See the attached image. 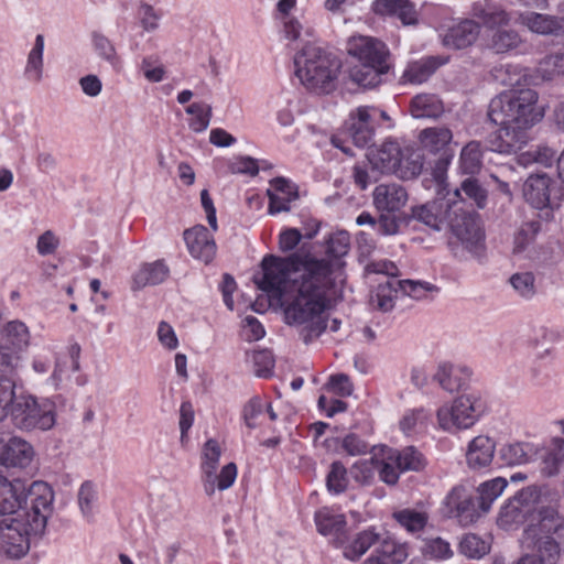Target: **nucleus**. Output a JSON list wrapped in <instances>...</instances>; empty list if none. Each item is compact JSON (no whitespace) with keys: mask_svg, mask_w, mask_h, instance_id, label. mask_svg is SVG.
I'll return each mask as SVG.
<instances>
[{"mask_svg":"<svg viewBox=\"0 0 564 564\" xmlns=\"http://www.w3.org/2000/svg\"><path fill=\"white\" fill-rule=\"evenodd\" d=\"M262 269L263 275L257 281L260 290L279 297L295 293L284 310L286 323L301 328L305 344L319 337L327 328L325 294L332 285V263L301 249L285 258L264 257Z\"/></svg>","mask_w":564,"mask_h":564,"instance_id":"1","label":"nucleus"},{"mask_svg":"<svg viewBox=\"0 0 564 564\" xmlns=\"http://www.w3.org/2000/svg\"><path fill=\"white\" fill-rule=\"evenodd\" d=\"M536 101L538 94L530 88L501 93L491 99L488 117L500 127L489 138L491 151L510 154L527 144L529 129L542 118Z\"/></svg>","mask_w":564,"mask_h":564,"instance_id":"2","label":"nucleus"},{"mask_svg":"<svg viewBox=\"0 0 564 564\" xmlns=\"http://www.w3.org/2000/svg\"><path fill=\"white\" fill-rule=\"evenodd\" d=\"M412 217L430 228L449 230L457 242L471 257L485 256V230L479 215L467 209L463 200L437 198L412 208Z\"/></svg>","mask_w":564,"mask_h":564,"instance_id":"3","label":"nucleus"},{"mask_svg":"<svg viewBox=\"0 0 564 564\" xmlns=\"http://www.w3.org/2000/svg\"><path fill=\"white\" fill-rule=\"evenodd\" d=\"M10 355H0V421L8 414L20 430H50L55 424L51 403H37L29 394H17Z\"/></svg>","mask_w":564,"mask_h":564,"instance_id":"4","label":"nucleus"},{"mask_svg":"<svg viewBox=\"0 0 564 564\" xmlns=\"http://www.w3.org/2000/svg\"><path fill=\"white\" fill-rule=\"evenodd\" d=\"M525 534L531 540L533 555L541 564H557L564 544V516L553 507H542L536 523L531 524Z\"/></svg>","mask_w":564,"mask_h":564,"instance_id":"5","label":"nucleus"},{"mask_svg":"<svg viewBox=\"0 0 564 564\" xmlns=\"http://www.w3.org/2000/svg\"><path fill=\"white\" fill-rule=\"evenodd\" d=\"M295 75L308 89L327 94L335 87L339 61L321 47L307 44L294 56Z\"/></svg>","mask_w":564,"mask_h":564,"instance_id":"6","label":"nucleus"},{"mask_svg":"<svg viewBox=\"0 0 564 564\" xmlns=\"http://www.w3.org/2000/svg\"><path fill=\"white\" fill-rule=\"evenodd\" d=\"M487 406L480 392L471 391L457 397L451 406L437 410V421L444 431L466 430L471 427L485 413Z\"/></svg>","mask_w":564,"mask_h":564,"instance_id":"7","label":"nucleus"},{"mask_svg":"<svg viewBox=\"0 0 564 564\" xmlns=\"http://www.w3.org/2000/svg\"><path fill=\"white\" fill-rule=\"evenodd\" d=\"M365 272L367 275H378V279L372 281L376 286L370 292V307L382 313L392 311L401 292L397 265L389 260L372 261L366 265Z\"/></svg>","mask_w":564,"mask_h":564,"instance_id":"8","label":"nucleus"},{"mask_svg":"<svg viewBox=\"0 0 564 564\" xmlns=\"http://www.w3.org/2000/svg\"><path fill=\"white\" fill-rule=\"evenodd\" d=\"M31 512L30 486L21 479L8 480L0 473V513L7 522H18Z\"/></svg>","mask_w":564,"mask_h":564,"instance_id":"9","label":"nucleus"},{"mask_svg":"<svg viewBox=\"0 0 564 564\" xmlns=\"http://www.w3.org/2000/svg\"><path fill=\"white\" fill-rule=\"evenodd\" d=\"M541 497V489L538 486H528L518 491L500 509L498 523L509 529L523 523L535 510Z\"/></svg>","mask_w":564,"mask_h":564,"instance_id":"10","label":"nucleus"},{"mask_svg":"<svg viewBox=\"0 0 564 564\" xmlns=\"http://www.w3.org/2000/svg\"><path fill=\"white\" fill-rule=\"evenodd\" d=\"M452 139L453 133L446 127L426 128L419 133L422 148L430 153L440 155L434 169V177L437 182H442L445 170L453 159V152L449 148Z\"/></svg>","mask_w":564,"mask_h":564,"instance_id":"11","label":"nucleus"},{"mask_svg":"<svg viewBox=\"0 0 564 564\" xmlns=\"http://www.w3.org/2000/svg\"><path fill=\"white\" fill-rule=\"evenodd\" d=\"M445 505L449 516L465 527L474 523L484 513L477 495L464 486H455L446 496Z\"/></svg>","mask_w":564,"mask_h":564,"instance_id":"12","label":"nucleus"},{"mask_svg":"<svg viewBox=\"0 0 564 564\" xmlns=\"http://www.w3.org/2000/svg\"><path fill=\"white\" fill-rule=\"evenodd\" d=\"M377 123V108L360 106L352 111L347 122V133L358 148H368L373 142Z\"/></svg>","mask_w":564,"mask_h":564,"instance_id":"13","label":"nucleus"},{"mask_svg":"<svg viewBox=\"0 0 564 564\" xmlns=\"http://www.w3.org/2000/svg\"><path fill=\"white\" fill-rule=\"evenodd\" d=\"M348 54L357 59V63L389 64V51L386 44L370 36H352L347 44Z\"/></svg>","mask_w":564,"mask_h":564,"instance_id":"14","label":"nucleus"},{"mask_svg":"<svg viewBox=\"0 0 564 564\" xmlns=\"http://www.w3.org/2000/svg\"><path fill=\"white\" fill-rule=\"evenodd\" d=\"M184 240L192 257L208 264L216 256V242L208 229L196 225L184 231Z\"/></svg>","mask_w":564,"mask_h":564,"instance_id":"15","label":"nucleus"},{"mask_svg":"<svg viewBox=\"0 0 564 564\" xmlns=\"http://www.w3.org/2000/svg\"><path fill=\"white\" fill-rule=\"evenodd\" d=\"M556 183L546 174H532L523 184V197L536 209L552 206L551 194Z\"/></svg>","mask_w":564,"mask_h":564,"instance_id":"16","label":"nucleus"},{"mask_svg":"<svg viewBox=\"0 0 564 564\" xmlns=\"http://www.w3.org/2000/svg\"><path fill=\"white\" fill-rule=\"evenodd\" d=\"M317 531L325 536H330L335 546H344L347 540L346 518L335 513L328 508H323L315 513Z\"/></svg>","mask_w":564,"mask_h":564,"instance_id":"17","label":"nucleus"},{"mask_svg":"<svg viewBox=\"0 0 564 564\" xmlns=\"http://www.w3.org/2000/svg\"><path fill=\"white\" fill-rule=\"evenodd\" d=\"M401 150L398 141L388 139L380 147L369 149L367 158L375 170L394 174L400 166Z\"/></svg>","mask_w":564,"mask_h":564,"instance_id":"18","label":"nucleus"},{"mask_svg":"<svg viewBox=\"0 0 564 564\" xmlns=\"http://www.w3.org/2000/svg\"><path fill=\"white\" fill-rule=\"evenodd\" d=\"M221 456V448L219 443L209 438L203 446L202 451V481L204 491L207 496L212 497L216 491V470L218 468L219 458Z\"/></svg>","mask_w":564,"mask_h":564,"instance_id":"19","label":"nucleus"},{"mask_svg":"<svg viewBox=\"0 0 564 564\" xmlns=\"http://www.w3.org/2000/svg\"><path fill=\"white\" fill-rule=\"evenodd\" d=\"M408 200L405 188L397 183L379 184L373 191L377 209L388 213L400 210Z\"/></svg>","mask_w":564,"mask_h":564,"instance_id":"20","label":"nucleus"},{"mask_svg":"<svg viewBox=\"0 0 564 564\" xmlns=\"http://www.w3.org/2000/svg\"><path fill=\"white\" fill-rule=\"evenodd\" d=\"M31 335L28 326L19 321H10L0 329V349L20 352L30 347Z\"/></svg>","mask_w":564,"mask_h":564,"instance_id":"21","label":"nucleus"},{"mask_svg":"<svg viewBox=\"0 0 564 564\" xmlns=\"http://www.w3.org/2000/svg\"><path fill=\"white\" fill-rule=\"evenodd\" d=\"M481 25L473 19H464L453 25L444 36V45L462 50L476 42L480 34Z\"/></svg>","mask_w":564,"mask_h":564,"instance_id":"22","label":"nucleus"},{"mask_svg":"<svg viewBox=\"0 0 564 564\" xmlns=\"http://www.w3.org/2000/svg\"><path fill=\"white\" fill-rule=\"evenodd\" d=\"M496 443L486 435L474 437L467 447L466 462L470 469L480 470L488 467L495 455Z\"/></svg>","mask_w":564,"mask_h":564,"instance_id":"23","label":"nucleus"},{"mask_svg":"<svg viewBox=\"0 0 564 564\" xmlns=\"http://www.w3.org/2000/svg\"><path fill=\"white\" fill-rule=\"evenodd\" d=\"M470 14L488 29L507 25L509 13L494 0H478L471 4Z\"/></svg>","mask_w":564,"mask_h":564,"instance_id":"24","label":"nucleus"},{"mask_svg":"<svg viewBox=\"0 0 564 564\" xmlns=\"http://www.w3.org/2000/svg\"><path fill=\"white\" fill-rule=\"evenodd\" d=\"M470 376L471 370L467 366L442 362L438 365L434 379L444 390L455 392L463 388Z\"/></svg>","mask_w":564,"mask_h":564,"instance_id":"25","label":"nucleus"},{"mask_svg":"<svg viewBox=\"0 0 564 564\" xmlns=\"http://www.w3.org/2000/svg\"><path fill=\"white\" fill-rule=\"evenodd\" d=\"M518 21L530 31L542 35L557 34L563 30L562 20L549 14L525 11L519 13Z\"/></svg>","mask_w":564,"mask_h":564,"instance_id":"26","label":"nucleus"},{"mask_svg":"<svg viewBox=\"0 0 564 564\" xmlns=\"http://www.w3.org/2000/svg\"><path fill=\"white\" fill-rule=\"evenodd\" d=\"M389 64L356 63L349 68V78L364 88H372L381 83V76L387 74Z\"/></svg>","mask_w":564,"mask_h":564,"instance_id":"27","label":"nucleus"},{"mask_svg":"<svg viewBox=\"0 0 564 564\" xmlns=\"http://www.w3.org/2000/svg\"><path fill=\"white\" fill-rule=\"evenodd\" d=\"M373 10L379 14L394 15L405 25L417 22V12L409 0H376Z\"/></svg>","mask_w":564,"mask_h":564,"instance_id":"28","label":"nucleus"},{"mask_svg":"<svg viewBox=\"0 0 564 564\" xmlns=\"http://www.w3.org/2000/svg\"><path fill=\"white\" fill-rule=\"evenodd\" d=\"M387 459L393 462L400 471H421L426 466L424 455L414 446L391 451Z\"/></svg>","mask_w":564,"mask_h":564,"instance_id":"29","label":"nucleus"},{"mask_svg":"<svg viewBox=\"0 0 564 564\" xmlns=\"http://www.w3.org/2000/svg\"><path fill=\"white\" fill-rule=\"evenodd\" d=\"M169 268L162 261L143 264L133 276V290L143 289L147 285H156L165 281L169 275Z\"/></svg>","mask_w":564,"mask_h":564,"instance_id":"30","label":"nucleus"},{"mask_svg":"<svg viewBox=\"0 0 564 564\" xmlns=\"http://www.w3.org/2000/svg\"><path fill=\"white\" fill-rule=\"evenodd\" d=\"M443 112V101L434 94H420L411 100V115L414 118H438Z\"/></svg>","mask_w":564,"mask_h":564,"instance_id":"31","label":"nucleus"},{"mask_svg":"<svg viewBox=\"0 0 564 564\" xmlns=\"http://www.w3.org/2000/svg\"><path fill=\"white\" fill-rule=\"evenodd\" d=\"M443 63L444 62L436 56L423 57L410 63L404 70L403 77L410 83L422 84L426 82Z\"/></svg>","mask_w":564,"mask_h":564,"instance_id":"32","label":"nucleus"},{"mask_svg":"<svg viewBox=\"0 0 564 564\" xmlns=\"http://www.w3.org/2000/svg\"><path fill=\"white\" fill-rule=\"evenodd\" d=\"M424 159L420 150L404 147L401 150L400 166L394 174L403 180L416 177L423 170Z\"/></svg>","mask_w":564,"mask_h":564,"instance_id":"33","label":"nucleus"},{"mask_svg":"<svg viewBox=\"0 0 564 564\" xmlns=\"http://www.w3.org/2000/svg\"><path fill=\"white\" fill-rule=\"evenodd\" d=\"M379 534L373 530H365L357 533L351 541L346 540L343 549V554L350 561L360 558L377 541Z\"/></svg>","mask_w":564,"mask_h":564,"instance_id":"34","label":"nucleus"},{"mask_svg":"<svg viewBox=\"0 0 564 564\" xmlns=\"http://www.w3.org/2000/svg\"><path fill=\"white\" fill-rule=\"evenodd\" d=\"M43 52H44V36L37 34L34 45L28 55L24 74L28 79L40 83L43 78Z\"/></svg>","mask_w":564,"mask_h":564,"instance_id":"35","label":"nucleus"},{"mask_svg":"<svg viewBox=\"0 0 564 564\" xmlns=\"http://www.w3.org/2000/svg\"><path fill=\"white\" fill-rule=\"evenodd\" d=\"M506 478L497 477L495 479L482 482L477 490V498L482 512H488L492 502L502 494L507 487Z\"/></svg>","mask_w":564,"mask_h":564,"instance_id":"36","label":"nucleus"},{"mask_svg":"<svg viewBox=\"0 0 564 564\" xmlns=\"http://www.w3.org/2000/svg\"><path fill=\"white\" fill-rule=\"evenodd\" d=\"M462 193H464L467 198L471 199L478 208H484L486 206L487 192L477 180L471 177L466 178L462 183L460 188L455 189L453 197L447 198L453 200H463L465 203L462 197Z\"/></svg>","mask_w":564,"mask_h":564,"instance_id":"37","label":"nucleus"},{"mask_svg":"<svg viewBox=\"0 0 564 564\" xmlns=\"http://www.w3.org/2000/svg\"><path fill=\"white\" fill-rule=\"evenodd\" d=\"M392 517L402 528L412 533L423 530L429 520L426 512L411 508L394 511Z\"/></svg>","mask_w":564,"mask_h":564,"instance_id":"38","label":"nucleus"},{"mask_svg":"<svg viewBox=\"0 0 564 564\" xmlns=\"http://www.w3.org/2000/svg\"><path fill=\"white\" fill-rule=\"evenodd\" d=\"M185 112L193 118L189 120L188 126L194 132L205 131L212 119V106L205 102H193L185 108Z\"/></svg>","mask_w":564,"mask_h":564,"instance_id":"39","label":"nucleus"},{"mask_svg":"<svg viewBox=\"0 0 564 564\" xmlns=\"http://www.w3.org/2000/svg\"><path fill=\"white\" fill-rule=\"evenodd\" d=\"M521 43L519 33L514 30H497L490 40V47L498 54L517 48Z\"/></svg>","mask_w":564,"mask_h":564,"instance_id":"40","label":"nucleus"},{"mask_svg":"<svg viewBox=\"0 0 564 564\" xmlns=\"http://www.w3.org/2000/svg\"><path fill=\"white\" fill-rule=\"evenodd\" d=\"M481 147L477 141L467 143L460 152V166L467 174H475L481 166Z\"/></svg>","mask_w":564,"mask_h":564,"instance_id":"41","label":"nucleus"},{"mask_svg":"<svg viewBox=\"0 0 564 564\" xmlns=\"http://www.w3.org/2000/svg\"><path fill=\"white\" fill-rule=\"evenodd\" d=\"M326 487L329 492L339 495L348 487L347 469L339 460L332 463L326 477Z\"/></svg>","mask_w":564,"mask_h":564,"instance_id":"42","label":"nucleus"},{"mask_svg":"<svg viewBox=\"0 0 564 564\" xmlns=\"http://www.w3.org/2000/svg\"><path fill=\"white\" fill-rule=\"evenodd\" d=\"M459 552L469 558H480L489 552V544L476 534H465L459 542Z\"/></svg>","mask_w":564,"mask_h":564,"instance_id":"43","label":"nucleus"},{"mask_svg":"<svg viewBox=\"0 0 564 564\" xmlns=\"http://www.w3.org/2000/svg\"><path fill=\"white\" fill-rule=\"evenodd\" d=\"M509 283L514 292L523 299H531L536 293L535 276L532 272H517L510 276Z\"/></svg>","mask_w":564,"mask_h":564,"instance_id":"44","label":"nucleus"},{"mask_svg":"<svg viewBox=\"0 0 564 564\" xmlns=\"http://www.w3.org/2000/svg\"><path fill=\"white\" fill-rule=\"evenodd\" d=\"M399 282L401 293L414 300H423L427 297L429 293L440 292V288L430 282L414 280H399Z\"/></svg>","mask_w":564,"mask_h":564,"instance_id":"45","label":"nucleus"},{"mask_svg":"<svg viewBox=\"0 0 564 564\" xmlns=\"http://www.w3.org/2000/svg\"><path fill=\"white\" fill-rule=\"evenodd\" d=\"M540 230V221L524 223L514 234L513 251L518 253L524 251L527 247L534 241Z\"/></svg>","mask_w":564,"mask_h":564,"instance_id":"46","label":"nucleus"},{"mask_svg":"<svg viewBox=\"0 0 564 564\" xmlns=\"http://www.w3.org/2000/svg\"><path fill=\"white\" fill-rule=\"evenodd\" d=\"M538 73L544 80H552L555 76L564 75V54L545 56L539 63Z\"/></svg>","mask_w":564,"mask_h":564,"instance_id":"47","label":"nucleus"},{"mask_svg":"<svg viewBox=\"0 0 564 564\" xmlns=\"http://www.w3.org/2000/svg\"><path fill=\"white\" fill-rule=\"evenodd\" d=\"M377 553L386 564H401L408 557L405 546L393 540H383Z\"/></svg>","mask_w":564,"mask_h":564,"instance_id":"48","label":"nucleus"},{"mask_svg":"<svg viewBox=\"0 0 564 564\" xmlns=\"http://www.w3.org/2000/svg\"><path fill=\"white\" fill-rule=\"evenodd\" d=\"M528 444L513 443L502 446L499 452L500 458L507 465H521L529 460Z\"/></svg>","mask_w":564,"mask_h":564,"instance_id":"49","label":"nucleus"},{"mask_svg":"<svg viewBox=\"0 0 564 564\" xmlns=\"http://www.w3.org/2000/svg\"><path fill=\"white\" fill-rule=\"evenodd\" d=\"M350 248V237L347 231H338L329 236L326 252L334 258L346 256Z\"/></svg>","mask_w":564,"mask_h":564,"instance_id":"50","label":"nucleus"},{"mask_svg":"<svg viewBox=\"0 0 564 564\" xmlns=\"http://www.w3.org/2000/svg\"><path fill=\"white\" fill-rule=\"evenodd\" d=\"M248 364L252 365L253 373L259 378H271L274 373L275 360L273 355H248Z\"/></svg>","mask_w":564,"mask_h":564,"instance_id":"51","label":"nucleus"},{"mask_svg":"<svg viewBox=\"0 0 564 564\" xmlns=\"http://www.w3.org/2000/svg\"><path fill=\"white\" fill-rule=\"evenodd\" d=\"M79 355H57L55 360V370L54 378L57 380H63L64 378H68L72 372H75L79 369Z\"/></svg>","mask_w":564,"mask_h":564,"instance_id":"52","label":"nucleus"},{"mask_svg":"<svg viewBox=\"0 0 564 564\" xmlns=\"http://www.w3.org/2000/svg\"><path fill=\"white\" fill-rule=\"evenodd\" d=\"M162 14L151 4L141 2L138 8V19L145 32H153L159 28V21Z\"/></svg>","mask_w":564,"mask_h":564,"instance_id":"53","label":"nucleus"},{"mask_svg":"<svg viewBox=\"0 0 564 564\" xmlns=\"http://www.w3.org/2000/svg\"><path fill=\"white\" fill-rule=\"evenodd\" d=\"M429 417L430 414L423 408L409 410L400 421V429L404 433H411L417 426H424Z\"/></svg>","mask_w":564,"mask_h":564,"instance_id":"54","label":"nucleus"},{"mask_svg":"<svg viewBox=\"0 0 564 564\" xmlns=\"http://www.w3.org/2000/svg\"><path fill=\"white\" fill-rule=\"evenodd\" d=\"M93 44L97 54L109 62L110 64H115L117 61V53L113 44L107 39L105 35L100 33L93 34Z\"/></svg>","mask_w":564,"mask_h":564,"instance_id":"55","label":"nucleus"},{"mask_svg":"<svg viewBox=\"0 0 564 564\" xmlns=\"http://www.w3.org/2000/svg\"><path fill=\"white\" fill-rule=\"evenodd\" d=\"M376 462L375 458L356 462L350 470L352 478L360 484L369 482L377 469Z\"/></svg>","mask_w":564,"mask_h":564,"instance_id":"56","label":"nucleus"},{"mask_svg":"<svg viewBox=\"0 0 564 564\" xmlns=\"http://www.w3.org/2000/svg\"><path fill=\"white\" fill-rule=\"evenodd\" d=\"M555 159V152L547 148L541 147L534 151H529L521 155L520 162L523 164H529L531 162L539 163L543 166H551Z\"/></svg>","mask_w":564,"mask_h":564,"instance_id":"57","label":"nucleus"},{"mask_svg":"<svg viewBox=\"0 0 564 564\" xmlns=\"http://www.w3.org/2000/svg\"><path fill=\"white\" fill-rule=\"evenodd\" d=\"M96 499V491L94 486L89 481H85L78 491V505L82 513L86 518H90L93 514V503Z\"/></svg>","mask_w":564,"mask_h":564,"instance_id":"58","label":"nucleus"},{"mask_svg":"<svg viewBox=\"0 0 564 564\" xmlns=\"http://www.w3.org/2000/svg\"><path fill=\"white\" fill-rule=\"evenodd\" d=\"M424 552L434 558L445 560L453 555V551L447 541L441 538H434L426 541Z\"/></svg>","mask_w":564,"mask_h":564,"instance_id":"59","label":"nucleus"},{"mask_svg":"<svg viewBox=\"0 0 564 564\" xmlns=\"http://www.w3.org/2000/svg\"><path fill=\"white\" fill-rule=\"evenodd\" d=\"M564 455L561 448L547 453L541 463V473L546 477H553L558 474L563 463Z\"/></svg>","mask_w":564,"mask_h":564,"instance_id":"60","label":"nucleus"},{"mask_svg":"<svg viewBox=\"0 0 564 564\" xmlns=\"http://www.w3.org/2000/svg\"><path fill=\"white\" fill-rule=\"evenodd\" d=\"M264 404L259 395L252 397L242 409V417L249 429H254V420L262 413Z\"/></svg>","mask_w":564,"mask_h":564,"instance_id":"61","label":"nucleus"},{"mask_svg":"<svg viewBox=\"0 0 564 564\" xmlns=\"http://www.w3.org/2000/svg\"><path fill=\"white\" fill-rule=\"evenodd\" d=\"M326 388L339 397H349L354 390L348 376L344 373L330 376Z\"/></svg>","mask_w":564,"mask_h":564,"instance_id":"62","label":"nucleus"},{"mask_svg":"<svg viewBox=\"0 0 564 564\" xmlns=\"http://www.w3.org/2000/svg\"><path fill=\"white\" fill-rule=\"evenodd\" d=\"M58 246V237L52 230H46L37 238L36 250L41 256H50L57 250Z\"/></svg>","mask_w":564,"mask_h":564,"instance_id":"63","label":"nucleus"},{"mask_svg":"<svg viewBox=\"0 0 564 564\" xmlns=\"http://www.w3.org/2000/svg\"><path fill=\"white\" fill-rule=\"evenodd\" d=\"M303 235L296 228H288L279 236V248L282 252L294 250L301 242Z\"/></svg>","mask_w":564,"mask_h":564,"instance_id":"64","label":"nucleus"}]
</instances>
